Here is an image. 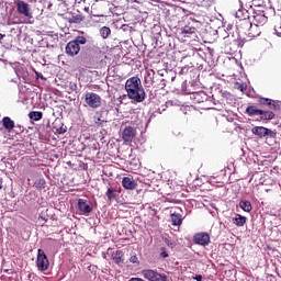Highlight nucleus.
<instances>
[{"label":"nucleus","instance_id":"nucleus-1","mask_svg":"<svg viewBox=\"0 0 281 281\" xmlns=\"http://www.w3.org/2000/svg\"><path fill=\"white\" fill-rule=\"evenodd\" d=\"M125 89L130 100H133L134 102H144V100H146V91L142 86V79H139V77L127 79Z\"/></svg>","mask_w":281,"mask_h":281},{"label":"nucleus","instance_id":"nucleus-2","mask_svg":"<svg viewBox=\"0 0 281 281\" xmlns=\"http://www.w3.org/2000/svg\"><path fill=\"white\" fill-rule=\"evenodd\" d=\"M237 30L239 32H248L249 38H256V36H260V27L257 24H252L249 18L241 19L237 22Z\"/></svg>","mask_w":281,"mask_h":281},{"label":"nucleus","instance_id":"nucleus-3","mask_svg":"<svg viewBox=\"0 0 281 281\" xmlns=\"http://www.w3.org/2000/svg\"><path fill=\"white\" fill-rule=\"evenodd\" d=\"M15 5L16 12L25 18L22 23H34V21H32V19H34V14L32 13V8L27 2L18 0L15 1Z\"/></svg>","mask_w":281,"mask_h":281},{"label":"nucleus","instance_id":"nucleus-4","mask_svg":"<svg viewBox=\"0 0 281 281\" xmlns=\"http://www.w3.org/2000/svg\"><path fill=\"white\" fill-rule=\"evenodd\" d=\"M83 102V105L89 106V109H100L102 106V97L95 92H86Z\"/></svg>","mask_w":281,"mask_h":281},{"label":"nucleus","instance_id":"nucleus-5","mask_svg":"<svg viewBox=\"0 0 281 281\" xmlns=\"http://www.w3.org/2000/svg\"><path fill=\"white\" fill-rule=\"evenodd\" d=\"M140 276H143V278L148 281H168V277L166 274H161L150 269L142 270Z\"/></svg>","mask_w":281,"mask_h":281},{"label":"nucleus","instance_id":"nucleus-6","mask_svg":"<svg viewBox=\"0 0 281 281\" xmlns=\"http://www.w3.org/2000/svg\"><path fill=\"white\" fill-rule=\"evenodd\" d=\"M36 265L40 271H47L49 269V259H47V255L42 249L37 250Z\"/></svg>","mask_w":281,"mask_h":281},{"label":"nucleus","instance_id":"nucleus-7","mask_svg":"<svg viewBox=\"0 0 281 281\" xmlns=\"http://www.w3.org/2000/svg\"><path fill=\"white\" fill-rule=\"evenodd\" d=\"M251 133L258 137H276V132L262 126L252 127Z\"/></svg>","mask_w":281,"mask_h":281},{"label":"nucleus","instance_id":"nucleus-8","mask_svg":"<svg viewBox=\"0 0 281 281\" xmlns=\"http://www.w3.org/2000/svg\"><path fill=\"white\" fill-rule=\"evenodd\" d=\"M78 210L81 214H91L93 212V204L89 200L79 199Z\"/></svg>","mask_w":281,"mask_h":281},{"label":"nucleus","instance_id":"nucleus-9","mask_svg":"<svg viewBox=\"0 0 281 281\" xmlns=\"http://www.w3.org/2000/svg\"><path fill=\"white\" fill-rule=\"evenodd\" d=\"M193 240L195 245L206 247V245H210V235L207 233H198L194 235Z\"/></svg>","mask_w":281,"mask_h":281},{"label":"nucleus","instance_id":"nucleus-10","mask_svg":"<svg viewBox=\"0 0 281 281\" xmlns=\"http://www.w3.org/2000/svg\"><path fill=\"white\" fill-rule=\"evenodd\" d=\"M122 186L124 190H136L137 189V180L132 176L124 177L122 179Z\"/></svg>","mask_w":281,"mask_h":281},{"label":"nucleus","instance_id":"nucleus-11","mask_svg":"<svg viewBox=\"0 0 281 281\" xmlns=\"http://www.w3.org/2000/svg\"><path fill=\"white\" fill-rule=\"evenodd\" d=\"M66 54L68 56H78V54H80V46H78V44L75 41H70L66 45Z\"/></svg>","mask_w":281,"mask_h":281},{"label":"nucleus","instance_id":"nucleus-12","mask_svg":"<svg viewBox=\"0 0 281 281\" xmlns=\"http://www.w3.org/2000/svg\"><path fill=\"white\" fill-rule=\"evenodd\" d=\"M122 137L124 142H133V138L135 137V128L131 126L125 127Z\"/></svg>","mask_w":281,"mask_h":281},{"label":"nucleus","instance_id":"nucleus-13","mask_svg":"<svg viewBox=\"0 0 281 281\" xmlns=\"http://www.w3.org/2000/svg\"><path fill=\"white\" fill-rule=\"evenodd\" d=\"M170 218H171L172 225L176 227H180V225H182L183 223V215L179 213H171Z\"/></svg>","mask_w":281,"mask_h":281},{"label":"nucleus","instance_id":"nucleus-14","mask_svg":"<svg viewBox=\"0 0 281 281\" xmlns=\"http://www.w3.org/2000/svg\"><path fill=\"white\" fill-rule=\"evenodd\" d=\"M233 223L234 225H236L237 227H244L245 223H247V217L240 215V214H236L235 217H233Z\"/></svg>","mask_w":281,"mask_h":281},{"label":"nucleus","instance_id":"nucleus-15","mask_svg":"<svg viewBox=\"0 0 281 281\" xmlns=\"http://www.w3.org/2000/svg\"><path fill=\"white\" fill-rule=\"evenodd\" d=\"M2 124H3L4 128L7 131H9V133H10V131L14 130V121H12V119H10V116H4L2 119Z\"/></svg>","mask_w":281,"mask_h":281},{"label":"nucleus","instance_id":"nucleus-16","mask_svg":"<svg viewBox=\"0 0 281 281\" xmlns=\"http://www.w3.org/2000/svg\"><path fill=\"white\" fill-rule=\"evenodd\" d=\"M259 102H260V104L269 106V109H271V111H276V109H278V105H276V101H272L271 99L261 98V99H259Z\"/></svg>","mask_w":281,"mask_h":281},{"label":"nucleus","instance_id":"nucleus-17","mask_svg":"<svg viewBox=\"0 0 281 281\" xmlns=\"http://www.w3.org/2000/svg\"><path fill=\"white\" fill-rule=\"evenodd\" d=\"M181 34L184 36V38H190L192 34H196V29L192 26H184L181 31Z\"/></svg>","mask_w":281,"mask_h":281},{"label":"nucleus","instance_id":"nucleus-18","mask_svg":"<svg viewBox=\"0 0 281 281\" xmlns=\"http://www.w3.org/2000/svg\"><path fill=\"white\" fill-rule=\"evenodd\" d=\"M247 115H250V117H254V115H260L262 113V110H259L255 105H250L246 109Z\"/></svg>","mask_w":281,"mask_h":281},{"label":"nucleus","instance_id":"nucleus-19","mask_svg":"<svg viewBox=\"0 0 281 281\" xmlns=\"http://www.w3.org/2000/svg\"><path fill=\"white\" fill-rule=\"evenodd\" d=\"M254 21L257 25H265L267 23V16L262 13L254 15Z\"/></svg>","mask_w":281,"mask_h":281},{"label":"nucleus","instance_id":"nucleus-20","mask_svg":"<svg viewBox=\"0 0 281 281\" xmlns=\"http://www.w3.org/2000/svg\"><path fill=\"white\" fill-rule=\"evenodd\" d=\"M239 207L243 209L244 212H251V210H254V207L251 206V202L247 200H241L239 202Z\"/></svg>","mask_w":281,"mask_h":281},{"label":"nucleus","instance_id":"nucleus-21","mask_svg":"<svg viewBox=\"0 0 281 281\" xmlns=\"http://www.w3.org/2000/svg\"><path fill=\"white\" fill-rule=\"evenodd\" d=\"M259 115H261V120H273V117H276V114L272 111L265 110H261Z\"/></svg>","mask_w":281,"mask_h":281},{"label":"nucleus","instance_id":"nucleus-22","mask_svg":"<svg viewBox=\"0 0 281 281\" xmlns=\"http://www.w3.org/2000/svg\"><path fill=\"white\" fill-rule=\"evenodd\" d=\"M29 117L34 122H38V120H43V112H30Z\"/></svg>","mask_w":281,"mask_h":281},{"label":"nucleus","instance_id":"nucleus-23","mask_svg":"<svg viewBox=\"0 0 281 281\" xmlns=\"http://www.w3.org/2000/svg\"><path fill=\"white\" fill-rule=\"evenodd\" d=\"M81 21H85V16H82V14L72 15L69 20L70 23H76V24H80Z\"/></svg>","mask_w":281,"mask_h":281},{"label":"nucleus","instance_id":"nucleus-24","mask_svg":"<svg viewBox=\"0 0 281 281\" xmlns=\"http://www.w3.org/2000/svg\"><path fill=\"white\" fill-rule=\"evenodd\" d=\"M100 35L102 36V38H106L108 36H111V29L108 26L101 27Z\"/></svg>","mask_w":281,"mask_h":281},{"label":"nucleus","instance_id":"nucleus-25","mask_svg":"<svg viewBox=\"0 0 281 281\" xmlns=\"http://www.w3.org/2000/svg\"><path fill=\"white\" fill-rule=\"evenodd\" d=\"M106 196H108L109 201H113V200L117 199L116 191L114 189H111V188L108 189Z\"/></svg>","mask_w":281,"mask_h":281},{"label":"nucleus","instance_id":"nucleus-26","mask_svg":"<svg viewBox=\"0 0 281 281\" xmlns=\"http://www.w3.org/2000/svg\"><path fill=\"white\" fill-rule=\"evenodd\" d=\"M154 75L150 72H147V76L145 77V85H147L148 87H153L154 83Z\"/></svg>","mask_w":281,"mask_h":281},{"label":"nucleus","instance_id":"nucleus-27","mask_svg":"<svg viewBox=\"0 0 281 281\" xmlns=\"http://www.w3.org/2000/svg\"><path fill=\"white\" fill-rule=\"evenodd\" d=\"M74 42L80 46V45H87V37L85 36H77L76 40H74Z\"/></svg>","mask_w":281,"mask_h":281},{"label":"nucleus","instance_id":"nucleus-28","mask_svg":"<svg viewBox=\"0 0 281 281\" xmlns=\"http://www.w3.org/2000/svg\"><path fill=\"white\" fill-rule=\"evenodd\" d=\"M34 188H36V190H43L45 188V179L35 181Z\"/></svg>","mask_w":281,"mask_h":281},{"label":"nucleus","instance_id":"nucleus-29","mask_svg":"<svg viewBox=\"0 0 281 281\" xmlns=\"http://www.w3.org/2000/svg\"><path fill=\"white\" fill-rule=\"evenodd\" d=\"M113 260L120 265L122 262V250H117L115 254H113Z\"/></svg>","mask_w":281,"mask_h":281},{"label":"nucleus","instance_id":"nucleus-30","mask_svg":"<svg viewBox=\"0 0 281 281\" xmlns=\"http://www.w3.org/2000/svg\"><path fill=\"white\" fill-rule=\"evenodd\" d=\"M168 249L166 247L160 248V258H168Z\"/></svg>","mask_w":281,"mask_h":281},{"label":"nucleus","instance_id":"nucleus-31","mask_svg":"<svg viewBox=\"0 0 281 281\" xmlns=\"http://www.w3.org/2000/svg\"><path fill=\"white\" fill-rule=\"evenodd\" d=\"M236 89H238L239 91H247V85L245 83H236Z\"/></svg>","mask_w":281,"mask_h":281},{"label":"nucleus","instance_id":"nucleus-32","mask_svg":"<svg viewBox=\"0 0 281 281\" xmlns=\"http://www.w3.org/2000/svg\"><path fill=\"white\" fill-rule=\"evenodd\" d=\"M130 262H132L133 265H139V259L135 255H133L130 258Z\"/></svg>","mask_w":281,"mask_h":281},{"label":"nucleus","instance_id":"nucleus-33","mask_svg":"<svg viewBox=\"0 0 281 281\" xmlns=\"http://www.w3.org/2000/svg\"><path fill=\"white\" fill-rule=\"evenodd\" d=\"M165 243L168 247H171V249L175 247V243L170 241V239H166Z\"/></svg>","mask_w":281,"mask_h":281},{"label":"nucleus","instance_id":"nucleus-34","mask_svg":"<svg viewBox=\"0 0 281 281\" xmlns=\"http://www.w3.org/2000/svg\"><path fill=\"white\" fill-rule=\"evenodd\" d=\"M194 280H196V281H202V280H203V276L198 274V276H195Z\"/></svg>","mask_w":281,"mask_h":281},{"label":"nucleus","instance_id":"nucleus-35","mask_svg":"<svg viewBox=\"0 0 281 281\" xmlns=\"http://www.w3.org/2000/svg\"><path fill=\"white\" fill-rule=\"evenodd\" d=\"M128 281H144L142 278H131Z\"/></svg>","mask_w":281,"mask_h":281},{"label":"nucleus","instance_id":"nucleus-36","mask_svg":"<svg viewBox=\"0 0 281 281\" xmlns=\"http://www.w3.org/2000/svg\"><path fill=\"white\" fill-rule=\"evenodd\" d=\"M70 89H71L72 91H76V89H78V86L71 85Z\"/></svg>","mask_w":281,"mask_h":281},{"label":"nucleus","instance_id":"nucleus-37","mask_svg":"<svg viewBox=\"0 0 281 281\" xmlns=\"http://www.w3.org/2000/svg\"><path fill=\"white\" fill-rule=\"evenodd\" d=\"M85 10H86L87 12H89V8H85Z\"/></svg>","mask_w":281,"mask_h":281},{"label":"nucleus","instance_id":"nucleus-38","mask_svg":"<svg viewBox=\"0 0 281 281\" xmlns=\"http://www.w3.org/2000/svg\"><path fill=\"white\" fill-rule=\"evenodd\" d=\"M252 34H256V31H252Z\"/></svg>","mask_w":281,"mask_h":281},{"label":"nucleus","instance_id":"nucleus-39","mask_svg":"<svg viewBox=\"0 0 281 281\" xmlns=\"http://www.w3.org/2000/svg\"><path fill=\"white\" fill-rule=\"evenodd\" d=\"M278 36H281V33H278Z\"/></svg>","mask_w":281,"mask_h":281},{"label":"nucleus","instance_id":"nucleus-40","mask_svg":"<svg viewBox=\"0 0 281 281\" xmlns=\"http://www.w3.org/2000/svg\"><path fill=\"white\" fill-rule=\"evenodd\" d=\"M1 188H3V187L0 184V190H1Z\"/></svg>","mask_w":281,"mask_h":281}]
</instances>
